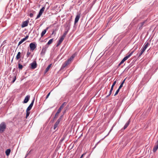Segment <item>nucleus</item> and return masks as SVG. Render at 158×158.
Wrapping results in <instances>:
<instances>
[{
  "label": "nucleus",
  "instance_id": "obj_1",
  "mask_svg": "<svg viewBox=\"0 0 158 158\" xmlns=\"http://www.w3.org/2000/svg\"><path fill=\"white\" fill-rule=\"evenodd\" d=\"M73 58L74 57L73 56H72L67 60L65 61L64 63L63 64L61 68L62 69H64L68 64H70L71 61L73 59Z\"/></svg>",
  "mask_w": 158,
  "mask_h": 158
},
{
  "label": "nucleus",
  "instance_id": "obj_2",
  "mask_svg": "<svg viewBox=\"0 0 158 158\" xmlns=\"http://www.w3.org/2000/svg\"><path fill=\"white\" fill-rule=\"evenodd\" d=\"M135 51V50H134L132 51L131 53L129 54L127 56L125 57H124L123 59L122 60L121 62L119 63V64L118 65V66L119 67L121 64H123L124 62L127 60L129 57H130L133 54L134 52Z\"/></svg>",
  "mask_w": 158,
  "mask_h": 158
},
{
  "label": "nucleus",
  "instance_id": "obj_3",
  "mask_svg": "<svg viewBox=\"0 0 158 158\" xmlns=\"http://www.w3.org/2000/svg\"><path fill=\"white\" fill-rule=\"evenodd\" d=\"M6 128V125L5 123L2 122L0 124V132H3Z\"/></svg>",
  "mask_w": 158,
  "mask_h": 158
},
{
  "label": "nucleus",
  "instance_id": "obj_4",
  "mask_svg": "<svg viewBox=\"0 0 158 158\" xmlns=\"http://www.w3.org/2000/svg\"><path fill=\"white\" fill-rule=\"evenodd\" d=\"M45 9V7H43L40 10L38 15H37L36 18V19H38L40 17L41 15L42 14L43 12L44 11Z\"/></svg>",
  "mask_w": 158,
  "mask_h": 158
},
{
  "label": "nucleus",
  "instance_id": "obj_5",
  "mask_svg": "<svg viewBox=\"0 0 158 158\" xmlns=\"http://www.w3.org/2000/svg\"><path fill=\"white\" fill-rule=\"evenodd\" d=\"M32 51H33L36 48V45L35 43H31L29 45Z\"/></svg>",
  "mask_w": 158,
  "mask_h": 158
},
{
  "label": "nucleus",
  "instance_id": "obj_6",
  "mask_svg": "<svg viewBox=\"0 0 158 158\" xmlns=\"http://www.w3.org/2000/svg\"><path fill=\"white\" fill-rule=\"evenodd\" d=\"M29 21L28 20H27L26 21H24L23 22L22 24L21 25V27L22 28L27 26Z\"/></svg>",
  "mask_w": 158,
  "mask_h": 158
},
{
  "label": "nucleus",
  "instance_id": "obj_7",
  "mask_svg": "<svg viewBox=\"0 0 158 158\" xmlns=\"http://www.w3.org/2000/svg\"><path fill=\"white\" fill-rule=\"evenodd\" d=\"M61 120V118H59L57 121L55 123L54 125V129H55L56 127H58V126L60 121Z\"/></svg>",
  "mask_w": 158,
  "mask_h": 158
},
{
  "label": "nucleus",
  "instance_id": "obj_8",
  "mask_svg": "<svg viewBox=\"0 0 158 158\" xmlns=\"http://www.w3.org/2000/svg\"><path fill=\"white\" fill-rule=\"evenodd\" d=\"M31 68L33 69H35L36 68L37 66V64L36 61H33L32 63L31 64Z\"/></svg>",
  "mask_w": 158,
  "mask_h": 158
},
{
  "label": "nucleus",
  "instance_id": "obj_9",
  "mask_svg": "<svg viewBox=\"0 0 158 158\" xmlns=\"http://www.w3.org/2000/svg\"><path fill=\"white\" fill-rule=\"evenodd\" d=\"M158 149V140L156 143L155 146L153 149V151L154 152H155Z\"/></svg>",
  "mask_w": 158,
  "mask_h": 158
},
{
  "label": "nucleus",
  "instance_id": "obj_10",
  "mask_svg": "<svg viewBox=\"0 0 158 158\" xmlns=\"http://www.w3.org/2000/svg\"><path fill=\"white\" fill-rule=\"evenodd\" d=\"M35 98H34L33 99V100L32 101V102L29 105V106H28V107L27 108L26 110H27L30 111L31 110V109L33 105V103L34 102V101L35 100Z\"/></svg>",
  "mask_w": 158,
  "mask_h": 158
},
{
  "label": "nucleus",
  "instance_id": "obj_11",
  "mask_svg": "<svg viewBox=\"0 0 158 158\" xmlns=\"http://www.w3.org/2000/svg\"><path fill=\"white\" fill-rule=\"evenodd\" d=\"M29 37L28 35H26L25 38H24L22 39L20 41L18 45L19 46L22 44L24 41L26 40Z\"/></svg>",
  "mask_w": 158,
  "mask_h": 158
},
{
  "label": "nucleus",
  "instance_id": "obj_12",
  "mask_svg": "<svg viewBox=\"0 0 158 158\" xmlns=\"http://www.w3.org/2000/svg\"><path fill=\"white\" fill-rule=\"evenodd\" d=\"M30 98V96H29V95L27 96L25 98V99L23 101V103H27L29 100Z\"/></svg>",
  "mask_w": 158,
  "mask_h": 158
},
{
  "label": "nucleus",
  "instance_id": "obj_13",
  "mask_svg": "<svg viewBox=\"0 0 158 158\" xmlns=\"http://www.w3.org/2000/svg\"><path fill=\"white\" fill-rule=\"evenodd\" d=\"M64 38L62 36H61L60 37V39L58 41L57 44V46H58L60 45L61 44L62 42L64 40Z\"/></svg>",
  "mask_w": 158,
  "mask_h": 158
},
{
  "label": "nucleus",
  "instance_id": "obj_14",
  "mask_svg": "<svg viewBox=\"0 0 158 158\" xmlns=\"http://www.w3.org/2000/svg\"><path fill=\"white\" fill-rule=\"evenodd\" d=\"M80 18V15L78 14L77 15V16H76L75 21H74V23L75 24H76L77 23L79 19Z\"/></svg>",
  "mask_w": 158,
  "mask_h": 158
},
{
  "label": "nucleus",
  "instance_id": "obj_15",
  "mask_svg": "<svg viewBox=\"0 0 158 158\" xmlns=\"http://www.w3.org/2000/svg\"><path fill=\"white\" fill-rule=\"evenodd\" d=\"M48 29V27H47L46 29H45V30H44V31H42L41 34V37H43L44 35V34L46 33Z\"/></svg>",
  "mask_w": 158,
  "mask_h": 158
},
{
  "label": "nucleus",
  "instance_id": "obj_16",
  "mask_svg": "<svg viewBox=\"0 0 158 158\" xmlns=\"http://www.w3.org/2000/svg\"><path fill=\"white\" fill-rule=\"evenodd\" d=\"M130 122V119H129L127 122L125 124V126L124 127L123 129L124 130L126 129L129 125Z\"/></svg>",
  "mask_w": 158,
  "mask_h": 158
},
{
  "label": "nucleus",
  "instance_id": "obj_17",
  "mask_svg": "<svg viewBox=\"0 0 158 158\" xmlns=\"http://www.w3.org/2000/svg\"><path fill=\"white\" fill-rule=\"evenodd\" d=\"M52 65V64H50L49 65H48V66L46 68V69L45 70V73H46L48 71V70L51 67Z\"/></svg>",
  "mask_w": 158,
  "mask_h": 158
},
{
  "label": "nucleus",
  "instance_id": "obj_18",
  "mask_svg": "<svg viewBox=\"0 0 158 158\" xmlns=\"http://www.w3.org/2000/svg\"><path fill=\"white\" fill-rule=\"evenodd\" d=\"M21 52H19L16 56V59L17 60H18L21 57Z\"/></svg>",
  "mask_w": 158,
  "mask_h": 158
},
{
  "label": "nucleus",
  "instance_id": "obj_19",
  "mask_svg": "<svg viewBox=\"0 0 158 158\" xmlns=\"http://www.w3.org/2000/svg\"><path fill=\"white\" fill-rule=\"evenodd\" d=\"M11 150L10 149H8L7 150H6L5 152V153L6 154V155L7 156H8Z\"/></svg>",
  "mask_w": 158,
  "mask_h": 158
},
{
  "label": "nucleus",
  "instance_id": "obj_20",
  "mask_svg": "<svg viewBox=\"0 0 158 158\" xmlns=\"http://www.w3.org/2000/svg\"><path fill=\"white\" fill-rule=\"evenodd\" d=\"M66 104V102H64L62 103L61 105L60 106L59 108L62 110L64 107V106H65Z\"/></svg>",
  "mask_w": 158,
  "mask_h": 158
},
{
  "label": "nucleus",
  "instance_id": "obj_21",
  "mask_svg": "<svg viewBox=\"0 0 158 158\" xmlns=\"http://www.w3.org/2000/svg\"><path fill=\"white\" fill-rule=\"evenodd\" d=\"M125 79L121 83L119 87L118 88V89H120L121 88L123 87V84L124 83L125 81Z\"/></svg>",
  "mask_w": 158,
  "mask_h": 158
},
{
  "label": "nucleus",
  "instance_id": "obj_22",
  "mask_svg": "<svg viewBox=\"0 0 158 158\" xmlns=\"http://www.w3.org/2000/svg\"><path fill=\"white\" fill-rule=\"evenodd\" d=\"M53 41V39H50L48 42V43L47 44L49 45L51 44Z\"/></svg>",
  "mask_w": 158,
  "mask_h": 158
},
{
  "label": "nucleus",
  "instance_id": "obj_23",
  "mask_svg": "<svg viewBox=\"0 0 158 158\" xmlns=\"http://www.w3.org/2000/svg\"><path fill=\"white\" fill-rule=\"evenodd\" d=\"M30 114V112L29 111H27L26 110V118H27L29 116Z\"/></svg>",
  "mask_w": 158,
  "mask_h": 158
},
{
  "label": "nucleus",
  "instance_id": "obj_24",
  "mask_svg": "<svg viewBox=\"0 0 158 158\" xmlns=\"http://www.w3.org/2000/svg\"><path fill=\"white\" fill-rule=\"evenodd\" d=\"M149 44L148 42H147L144 45V46L143 47V48H145V49L147 48L148 47V46L149 45Z\"/></svg>",
  "mask_w": 158,
  "mask_h": 158
},
{
  "label": "nucleus",
  "instance_id": "obj_25",
  "mask_svg": "<svg viewBox=\"0 0 158 158\" xmlns=\"http://www.w3.org/2000/svg\"><path fill=\"white\" fill-rule=\"evenodd\" d=\"M31 52H30L29 50H28L27 51V55H26V56H27V57H28L31 54Z\"/></svg>",
  "mask_w": 158,
  "mask_h": 158
},
{
  "label": "nucleus",
  "instance_id": "obj_26",
  "mask_svg": "<svg viewBox=\"0 0 158 158\" xmlns=\"http://www.w3.org/2000/svg\"><path fill=\"white\" fill-rule=\"evenodd\" d=\"M67 33H68V31H65L64 32L63 35L62 36L64 38L66 36V35L67 34Z\"/></svg>",
  "mask_w": 158,
  "mask_h": 158
},
{
  "label": "nucleus",
  "instance_id": "obj_27",
  "mask_svg": "<svg viewBox=\"0 0 158 158\" xmlns=\"http://www.w3.org/2000/svg\"><path fill=\"white\" fill-rule=\"evenodd\" d=\"M19 68L20 69H22L23 68V66L22 65L20 64H18Z\"/></svg>",
  "mask_w": 158,
  "mask_h": 158
},
{
  "label": "nucleus",
  "instance_id": "obj_28",
  "mask_svg": "<svg viewBox=\"0 0 158 158\" xmlns=\"http://www.w3.org/2000/svg\"><path fill=\"white\" fill-rule=\"evenodd\" d=\"M145 23V22L144 21V22H142V23H141L140 24H139V25H140V27H142L144 25V23Z\"/></svg>",
  "mask_w": 158,
  "mask_h": 158
},
{
  "label": "nucleus",
  "instance_id": "obj_29",
  "mask_svg": "<svg viewBox=\"0 0 158 158\" xmlns=\"http://www.w3.org/2000/svg\"><path fill=\"white\" fill-rule=\"evenodd\" d=\"M119 90H120V89H118L117 90V91H116V92L114 95V96H116L118 94L119 92Z\"/></svg>",
  "mask_w": 158,
  "mask_h": 158
},
{
  "label": "nucleus",
  "instance_id": "obj_30",
  "mask_svg": "<svg viewBox=\"0 0 158 158\" xmlns=\"http://www.w3.org/2000/svg\"><path fill=\"white\" fill-rule=\"evenodd\" d=\"M59 114L57 113V112L55 114V116L54 117V119L56 118H57Z\"/></svg>",
  "mask_w": 158,
  "mask_h": 158
},
{
  "label": "nucleus",
  "instance_id": "obj_31",
  "mask_svg": "<svg viewBox=\"0 0 158 158\" xmlns=\"http://www.w3.org/2000/svg\"><path fill=\"white\" fill-rule=\"evenodd\" d=\"M113 87H111V89H110V92H109V94H111L112 93V91L113 90Z\"/></svg>",
  "mask_w": 158,
  "mask_h": 158
},
{
  "label": "nucleus",
  "instance_id": "obj_32",
  "mask_svg": "<svg viewBox=\"0 0 158 158\" xmlns=\"http://www.w3.org/2000/svg\"><path fill=\"white\" fill-rule=\"evenodd\" d=\"M116 81H115L114 82V83H113V85H112L111 87H113V88H114V85H115V84H116Z\"/></svg>",
  "mask_w": 158,
  "mask_h": 158
},
{
  "label": "nucleus",
  "instance_id": "obj_33",
  "mask_svg": "<svg viewBox=\"0 0 158 158\" xmlns=\"http://www.w3.org/2000/svg\"><path fill=\"white\" fill-rule=\"evenodd\" d=\"M16 77L15 76V77H14V78L13 80L12 81V83H13L16 80Z\"/></svg>",
  "mask_w": 158,
  "mask_h": 158
},
{
  "label": "nucleus",
  "instance_id": "obj_34",
  "mask_svg": "<svg viewBox=\"0 0 158 158\" xmlns=\"http://www.w3.org/2000/svg\"><path fill=\"white\" fill-rule=\"evenodd\" d=\"M61 110L59 108V109H58L57 112L59 114L61 112Z\"/></svg>",
  "mask_w": 158,
  "mask_h": 158
},
{
  "label": "nucleus",
  "instance_id": "obj_35",
  "mask_svg": "<svg viewBox=\"0 0 158 158\" xmlns=\"http://www.w3.org/2000/svg\"><path fill=\"white\" fill-rule=\"evenodd\" d=\"M50 93L51 92H49L48 94V95H47V96H46V99L47 98H48V97H49V95H50Z\"/></svg>",
  "mask_w": 158,
  "mask_h": 158
},
{
  "label": "nucleus",
  "instance_id": "obj_36",
  "mask_svg": "<svg viewBox=\"0 0 158 158\" xmlns=\"http://www.w3.org/2000/svg\"><path fill=\"white\" fill-rule=\"evenodd\" d=\"M33 14L32 13H30V17H32L33 16Z\"/></svg>",
  "mask_w": 158,
  "mask_h": 158
},
{
  "label": "nucleus",
  "instance_id": "obj_37",
  "mask_svg": "<svg viewBox=\"0 0 158 158\" xmlns=\"http://www.w3.org/2000/svg\"><path fill=\"white\" fill-rule=\"evenodd\" d=\"M145 50H146V49L145 48H143L141 49V51H142L143 52H144Z\"/></svg>",
  "mask_w": 158,
  "mask_h": 158
},
{
  "label": "nucleus",
  "instance_id": "obj_38",
  "mask_svg": "<svg viewBox=\"0 0 158 158\" xmlns=\"http://www.w3.org/2000/svg\"><path fill=\"white\" fill-rule=\"evenodd\" d=\"M142 54H142V53L140 52V53L139 54V56H138V57H139Z\"/></svg>",
  "mask_w": 158,
  "mask_h": 158
},
{
  "label": "nucleus",
  "instance_id": "obj_39",
  "mask_svg": "<svg viewBox=\"0 0 158 158\" xmlns=\"http://www.w3.org/2000/svg\"><path fill=\"white\" fill-rule=\"evenodd\" d=\"M85 154H83L81 155V157L80 158H82L83 157V156L85 155Z\"/></svg>",
  "mask_w": 158,
  "mask_h": 158
},
{
  "label": "nucleus",
  "instance_id": "obj_40",
  "mask_svg": "<svg viewBox=\"0 0 158 158\" xmlns=\"http://www.w3.org/2000/svg\"><path fill=\"white\" fill-rule=\"evenodd\" d=\"M111 94H109V95H107L106 96V98H107L108 97H109Z\"/></svg>",
  "mask_w": 158,
  "mask_h": 158
},
{
  "label": "nucleus",
  "instance_id": "obj_41",
  "mask_svg": "<svg viewBox=\"0 0 158 158\" xmlns=\"http://www.w3.org/2000/svg\"><path fill=\"white\" fill-rule=\"evenodd\" d=\"M55 32V30H54V31H53V32H52V35H53V34Z\"/></svg>",
  "mask_w": 158,
  "mask_h": 158
},
{
  "label": "nucleus",
  "instance_id": "obj_42",
  "mask_svg": "<svg viewBox=\"0 0 158 158\" xmlns=\"http://www.w3.org/2000/svg\"><path fill=\"white\" fill-rule=\"evenodd\" d=\"M140 52L142 53V54H143V53L144 52H143V51H142L141 50Z\"/></svg>",
  "mask_w": 158,
  "mask_h": 158
},
{
  "label": "nucleus",
  "instance_id": "obj_43",
  "mask_svg": "<svg viewBox=\"0 0 158 158\" xmlns=\"http://www.w3.org/2000/svg\"><path fill=\"white\" fill-rule=\"evenodd\" d=\"M62 116H61L60 117V118H61H61H62Z\"/></svg>",
  "mask_w": 158,
  "mask_h": 158
},
{
  "label": "nucleus",
  "instance_id": "obj_44",
  "mask_svg": "<svg viewBox=\"0 0 158 158\" xmlns=\"http://www.w3.org/2000/svg\"><path fill=\"white\" fill-rule=\"evenodd\" d=\"M43 50H44V49H42V52H42L43 51Z\"/></svg>",
  "mask_w": 158,
  "mask_h": 158
},
{
  "label": "nucleus",
  "instance_id": "obj_45",
  "mask_svg": "<svg viewBox=\"0 0 158 158\" xmlns=\"http://www.w3.org/2000/svg\"><path fill=\"white\" fill-rule=\"evenodd\" d=\"M65 111H64V113H65Z\"/></svg>",
  "mask_w": 158,
  "mask_h": 158
}]
</instances>
